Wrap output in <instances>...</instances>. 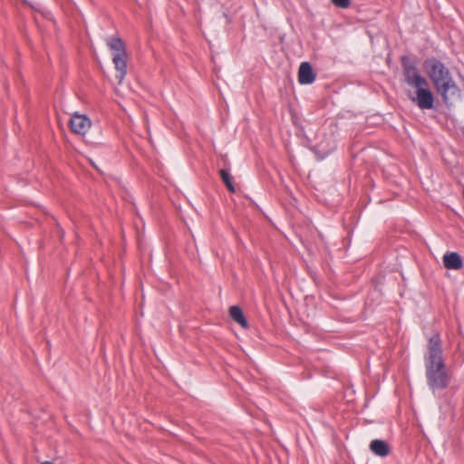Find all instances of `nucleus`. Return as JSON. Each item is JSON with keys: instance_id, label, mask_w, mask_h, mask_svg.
<instances>
[{"instance_id": "f8f14e48", "label": "nucleus", "mask_w": 464, "mask_h": 464, "mask_svg": "<svg viewBox=\"0 0 464 464\" xmlns=\"http://www.w3.org/2000/svg\"><path fill=\"white\" fill-rule=\"evenodd\" d=\"M332 2L340 8H346L350 5L351 0H332Z\"/></svg>"}, {"instance_id": "39448f33", "label": "nucleus", "mask_w": 464, "mask_h": 464, "mask_svg": "<svg viewBox=\"0 0 464 464\" xmlns=\"http://www.w3.org/2000/svg\"><path fill=\"white\" fill-rule=\"evenodd\" d=\"M437 92L440 95L445 105H451V100H460L462 97L461 90L451 76L444 84L440 87Z\"/></svg>"}, {"instance_id": "1a4fd4ad", "label": "nucleus", "mask_w": 464, "mask_h": 464, "mask_svg": "<svg viewBox=\"0 0 464 464\" xmlns=\"http://www.w3.org/2000/svg\"><path fill=\"white\" fill-rule=\"evenodd\" d=\"M369 448L374 455L381 458H384L390 453V447L383 440L376 439L372 440Z\"/></svg>"}, {"instance_id": "0eeeda50", "label": "nucleus", "mask_w": 464, "mask_h": 464, "mask_svg": "<svg viewBox=\"0 0 464 464\" xmlns=\"http://www.w3.org/2000/svg\"><path fill=\"white\" fill-rule=\"evenodd\" d=\"M315 81V73L308 62H303L298 71V82L300 84H311Z\"/></svg>"}, {"instance_id": "6e6552de", "label": "nucleus", "mask_w": 464, "mask_h": 464, "mask_svg": "<svg viewBox=\"0 0 464 464\" xmlns=\"http://www.w3.org/2000/svg\"><path fill=\"white\" fill-rule=\"evenodd\" d=\"M444 266L448 269L459 270L463 266V260L457 252H450L443 256Z\"/></svg>"}, {"instance_id": "ddd939ff", "label": "nucleus", "mask_w": 464, "mask_h": 464, "mask_svg": "<svg viewBox=\"0 0 464 464\" xmlns=\"http://www.w3.org/2000/svg\"><path fill=\"white\" fill-rule=\"evenodd\" d=\"M41 464H53V463H52V462H50V461H44V462H43V463H41Z\"/></svg>"}, {"instance_id": "f03ea898", "label": "nucleus", "mask_w": 464, "mask_h": 464, "mask_svg": "<svg viewBox=\"0 0 464 464\" xmlns=\"http://www.w3.org/2000/svg\"><path fill=\"white\" fill-rule=\"evenodd\" d=\"M401 63L404 83L416 89V95L409 93V99L422 111L433 110L435 108L434 94L429 87V82L418 69L416 59L409 55H401Z\"/></svg>"}, {"instance_id": "f257e3e1", "label": "nucleus", "mask_w": 464, "mask_h": 464, "mask_svg": "<svg viewBox=\"0 0 464 464\" xmlns=\"http://www.w3.org/2000/svg\"><path fill=\"white\" fill-rule=\"evenodd\" d=\"M423 359L429 389L433 394L446 389L450 384V376L444 361L442 342L439 333L433 334L429 338Z\"/></svg>"}, {"instance_id": "20e7f679", "label": "nucleus", "mask_w": 464, "mask_h": 464, "mask_svg": "<svg viewBox=\"0 0 464 464\" xmlns=\"http://www.w3.org/2000/svg\"><path fill=\"white\" fill-rule=\"evenodd\" d=\"M423 67L436 92L452 76L444 63L436 57L427 58Z\"/></svg>"}, {"instance_id": "9d476101", "label": "nucleus", "mask_w": 464, "mask_h": 464, "mask_svg": "<svg viewBox=\"0 0 464 464\" xmlns=\"http://www.w3.org/2000/svg\"><path fill=\"white\" fill-rule=\"evenodd\" d=\"M229 315L230 317L237 323L243 328L248 327L247 320L246 319L242 309L237 305H233L229 308Z\"/></svg>"}, {"instance_id": "423d86ee", "label": "nucleus", "mask_w": 464, "mask_h": 464, "mask_svg": "<svg viewBox=\"0 0 464 464\" xmlns=\"http://www.w3.org/2000/svg\"><path fill=\"white\" fill-rule=\"evenodd\" d=\"M92 126V121L85 114L74 112L70 119V128L72 132L85 135Z\"/></svg>"}, {"instance_id": "9b49d317", "label": "nucleus", "mask_w": 464, "mask_h": 464, "mask_svg": "<svg viewBox=\"0 0 464 464\" xmlns=\"http://www.w3.org/2000/svg\"><path fill=\"white\" fill-rule=\"evenodd\" d=\"M219 174L222 181L224 182L227 189L230 192H235V187L232 181L233 178L230 174L229 169H222L219 170Z\"/></svg>"}, {"instance_id": "7ed1b4c3", "label": "nucleus", "mask_w": 464, "mask_h": 464, "mask_svg": "<svg viewBox=\"0 0 464 464\" xmlns=\"http://www.w3.org/2000/svg\"><path fill=\"white\" fill-rule=\"evenodd\" d=\"M111 51L112 62L116 70L115 78L121 84L127 74V52L120 37H111L107 43Z\"/></svg>"}]
</instances>
